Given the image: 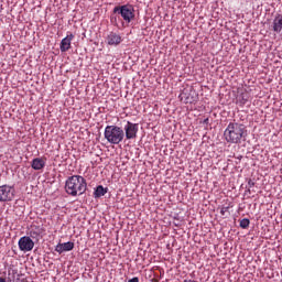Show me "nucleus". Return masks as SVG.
Listing matches in <instances>:
<instances>
[{"mask_svg": "<svg viewBox=\"0 0 282 282\" xmlns=\"http://www.w3.org/2000/svg\"><path fill=\"white\" fill-rule=\"evenodd\" d=\"M18 246L22 252H32L34 250V240L30 236H23L19 239Z\"/></svg>", "mask_w": 282, "mask_h": 282, "instance_id": "obj_7", "label": "nucleus"}, {"mask_svg": "<svg viewBox=\"0 0 282 282\" xmlns=\"http://www.w3.org/2000/svg\"><path fill=\"white\" fill-rule=\"evenodd\" d=\"M128 282H140V279L138 276L130 279Z\"/></svg>", "mask_w": 282, "mask_h": 282, "instance_id": "obj_17", "label": "nucleus"}, {"mask_svg": "<svg viewBox=\"0 0 282 282\" xmlns=\"http://www.w3.org/2000/svg\"><path fill=\"white\" fill-rule=\"evenodd\" d=\"M32 239H39V236H31Z\"/></svg>", "mask_w": 282, "mask_h": 282, "instance_id": "obj_21", "label": "nucleus"}, {"mask_svg": "<svg viewBox=\"0 0 282 282\" xmlns=\"http://www.w3.org/2000/svg\"><path fill=\"white\" fill-rule=\"evenodd\" d=\"M106 41L111 46H118L122 43V36L116 32H110L107 35Z\"/></svg>", "mask_w": 282, "mask_h": 282, "instance_id": "obj_9", "label": "nucleus"}, {"mask_svg": "<svg viewBox=\"0 0 282 282\" xmlns=\"http://www.w3.org/2000/svg\"><path fill=\"white\" fill-rule=\"evenodd\" d=\"M183 282H197L195 280H184Z\"/></svg>", "mask_w": 282, "mask_h": 282, "instance_id": "obj_20", "label": "nucleus"}, {"mask_svg": "<svg viewBox=\"0 0 282 282\" xmlns=\"http://www.w3.org/2000/svg\"><path fill=\"white\" fill-rule=\"evenodd\" d=\"M0 282H8V281L6 280V278L0 276Z\"/></svg>", "mask_w": 282, "mask_h": 282, "instance_id": "obj_18", "label": "nucleus"}, {"mask_svg": "<svg viewBox=\"0 0 282 282\" xmlns=\"http://www.w3.org/2000/svg\"><path fill=\"white\" fill-rule=\"evenodd\" d=\"M240 227L241 228H248V218H245L240 221Z\"/></svg>", "mask_w": 282, "mask_h": 282, "instance_id": "obj_15", "label": "nucleus"}, {"mask_svg": "<svg viewBox=\"0 0 282 282\" xmlns=\"http://www.w3.org/2000/svg\"><path fill=\"white\" fill-rule=\"evenodd\" d=\"M65 191L72 197L85 195L87 192V180L80 175L69 176L65 182Z\"/></svg>", "mask_w": 282, "mask_h": 282, "instance_id": "obj_2", "label": "nucleus"}, {"mask_svg": "<svg viewBox=\"0 0 282 282\" xmlns=\"http://www.w3.org/2000/svg\"><path fill=\"white\" fill-rule=\"evenodd\" d=\"M237 100L240 101V105H246V102H248V96L247 95H240V96H238Z\"/></svg>", "mask_w": 282, "mask_h": 282, "instance_id": "obj_14", "label": "nucleus"}, {"mask_svg": "<svg viewBox=\"0 0 282 282\" xmlns=\"http://www.w3.org/2000/svg\"><path fill=\"white\" fill-rule=\"evenodd\" d=\"M229 208L230 207H223L221 210H220L221 215H226V213H228Z\"/></svg>", "mask_w": 282, "mask_h": 282, "instance_id": "obj_16", "label": "nucleus"}, {"mask_svg": "<svg viewBox=\"0 0 282 282\" xmlns=\"http://www.w3.org/2000/svg\"><path fill=\"white\" fill-rule=\"evenodd\" d=\"M248 135V130L243 123H229L224 132L225 140L231 144H237L238 142H246V137Z\"/></svg>", "mask_w": 282, "mask_h": 282, "instance_id": "obj_1", "label": "nucleus"}, {"mask_svg": "<svg viewBox=\"0 0 282 282\" xmlns=\"http://www.w3.org/2000/svg\"><path fill=\"white\" fill-rule=\"evenodd\" d=\"M70 250H74V242L72 241L58 243L55 247V252H58V254H63V252H70Z\"/></svg>", "mask_w": 282, "mask_h": 282, "instance_id": "obj_12", "label": "nucleus"}, {"mask_svg": "<svg viewBox=\"0 0 282 282\" xmlns=\"http://www.w3.org/2000/svg\"><path fill=\"white\" fill-rule=\"evenodd\" d=\"M72 41H74V34L69 33L61 42V45H59L61 52H69V50L72 48Z\"/></svg>", "mask_w": 282, "mask_h": 282, "instance_id": "obj_10", "label": "nucleus"}, {"mask_svg": "<svg viewBox=\"0 0 282 282\" xmlns=\"http://www.w3.org/2000/svg\"><path fill=\"white\" fill-rule=\"evenodd\" d=\"M172 1H180V0H172Z\"/></svg>", "mask_w": 282, "mask_h": 282, "instance_id": "obj_22", "label": "nucleus"}, {"mask_svg": "<svg viewBox=\"0 0 282 282\" xmlns=\"http://www.w3.org/2000/svg\"><path fill=\"white\" fill-rule=\"evenodd\" d=\"M104 135L109 144H120L124 140V130L118 126H107Z\"/></svg>", "mask_w": 282, "mask_h": 282, "instance_id": "obj_3", "label": "nucleus"}, {"mask_svg": "<svg viewBox=\"0 0 282 282\" xmlns=\"http://www.w3.org/2000/svg\"><path fill=\"white\" fill-rule=\"evenodd\" d=\"M94 195L96 198L104 197V195H107V188H105L102 185H98L94 192Z\"/></svg>", "mask_w": 282, "mask_h": 282, "instance_id": "obj_13", "label": "nucleus"}, {"mask_svg": "<svg viewBox=\"0 0 282 282\" xmlns=\"http://www.w3.org/2000/svg\"><path fill=\"white\" fill-rule=\"evenodd\" d=\"M138 123H133L131 121H127V123L123 127V133L126 139L128 140H135V138H138Z\"/></svg>", "mask_w": 282, "mask_h": 282, "instance_id": "obj_6", "label": "nucleus"}, {"mask_svg": "<svg viewBox=\"0 0 282 282\" xmlns=\"http://www.w3.org/2000/svg\"><path fill=\"white\" fill-rule=\"evenodd\" d=\"M46 162V158H35L31 162V167L33 169V171H43V169H45Z\"/></svg>", "mask_w": 282, "mask_h": 282, "instance_id": "obj_11", "label": "nucleus"}, {"mask_svg": "<svg viewBox=\"0 0 282 282\" xmlns=\"http://www.w3.org/2000/svg\"><path fill=\"white\" fill-rule=\"evenodd\" d=\"M110 23L111 25H113L115 28H120V25H122V28H124V20L122 19V17L120 15L119 12H116V8H113L112 10V14L110 15Z\"/></svg>", "mask_w": 282, "mask_h": 282, "instance_id": "obj_8", "label": "nucleus"}, {"mask_svg": "<svg viewBox=\"0 0 282 282\" xmlns=\"http://www.w3.org/2000/svg\"><path fill=\"white\" fill-rule=\"evenodd\" d=\"M248 185H249V186H254V183H252V181H249V182H248Z\"/></svg>", "mask_w": 282, "mask_h": 282, "instance_id": "obj_19", "label": "nucleus"}, {"mask_svg": "<svg viewBox=\"0 0 282 282\" xmlns=\"http://www.w3.org/2000/svg\"><path fill=\"white\" fill-rule=\"evenodd\" d=\"M115 12H119L121 19L129 25L135 19V9L131 4H123L115 7Z\"/></svg>", "mask_w": 282, "mask_h": 282, "instance_id": "obj_4", "label": "nucleus"}, {"mask_svg": "<svg viewBox=\"0 0 282 282\" xmlns=\"http://www.w3.org/2000/svg\"><path fill=\"white\" fill-rule=\"evenodd\" d=\"M17 195L14 186L2 185L0 186V202H12Z\"/></svg>", "mask_w": 282, "mask_h": 282, "instance_id": "obj_5", "label": "nucleus"}]
</instances>
